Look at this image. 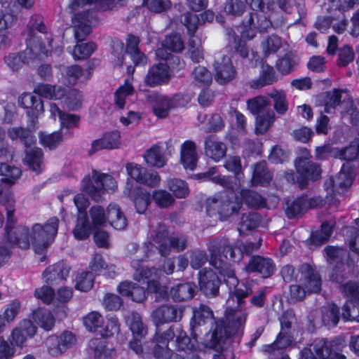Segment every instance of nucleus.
<instances>
[{"label": "nucleus", "mask_w": 359, "mask_h": 359, "mask_svg": "<svg viewBox=\"0 0 359 359\" xmlns=\"http://www.w3.org/2000/svg\"><path fill=\"white\" fill-rule=\"evenodd\" d=\"M75 336L70 332H64L60 335L50 336L46 341L48 353L58 356L72 347L76 343Z\"/></svg>", "instance_id": "nucleus-17"}, {"label": "nucleus", "mask_w": 359, "mask_h": 359, "mask_svg": "<svg viewBox=\"0 0 359 359\" xmlns=\"http://www.w3.org/2000/svg\"><path fill=\"white\" fill-rule=\"evenodd\" d=\"M248 272L260 273L263 277L270 276L274 271V265L271 259L261 257H252L248 264L245 266Z\"/></svg>", "instance_id": "nucleus-27"}, {"label": "nucleus", "mask_w": 359, "mask_h": 359, "mask_svg": "<svg viewBox=\"0 0 359 359\" xmlns=\"http://www.w3.org/2000/svg\"><path fill=\"white\" fill-rule=\"evenodd\" d=\"M89 219L87 215L79 216L77 223L74 229V236L76 239L83 240L88 237L90 231L104 226L107 223V212L102 206L95 205L88 211Z\"/></svg>", "instance_id": "nucleus-8"}, {"label": "nucleus", "mask_w": 359, "mask_h": 359, "mask_svg": "<svg viewBox=\"0 0 359 359\" xmlns=\"http://www.w3.org/2000/svg\"><path fill=\"white\" fill-rule=\"evenodd\" d=\"M198 284L201 292L207 297H214L219 292V279L212 270L205 269L198 273Z\"/></svg>", "instance_id": "nucleus-21"}, {"label": "nucleus", "mask_w": 359, "mask_h": 359, "mask_svg": "<svg viewBox=\"0 0 359 359\" xmlns=\"http://www.w3.org/2000/svg\"><path fill=\"white\" fill-rule=\"evenodd\" d=\"M205 154L215 162H219L226 154V144L215 137H208L204 143Z\"/></svg>", "instance_id": "nucleus-24"}, {"label": "nucleus", "mask_w": 359, "mask_h": 359, "mask_svg": "<svg viewBox=\"0 0 359 359\" xmlns=\"http://www.w3.org/2000/svg\"><path fill=\"white\" fill-rule=\"evenodd\" d=\"M271 174L266 170V163L260 162L255 165L252 182L253 184H268L271 180Z\"/></svg>", "instance_id": "nucleus-49"}, {"label": "nucleus", "mask_w": 359, "mask_h": 359, "mask_svg": "<svg viewBox=\"0 0 359 359\" xmlns=\"http://www.w3.org/2000/svg\"><path fill=\"white\" fill-rule=\"evenodd\" d=\"M34 39H31L27 43V48L20 55H11L5 58L6 64L13 70H18L23 63L29 64L42 55H47L50 52V44L38 47Z\"/></svg>", "instance_id": "nucleus-13"}, {"label": "nucleus", "mask_w": 359, "mask_h": 359, "mask_svg": "<svg viewBox=\"0 0 359 359\" xmlns=\"http://www.w3.org/2000/svg\"><path fill=\"white\" fill-rule=\"evenodd\" d=\"M233 195V191H229L208 198L206 207L208 214L210 216L218 215L222 221L229 219L241 208L240 199Z\"/></svg>", "instance_id": "nucleus-7"}, {"label": "nucleus", "mask_w": 359, "mask_h": 359, "mask_svg": "<svg viewBox=\"0 0 359 359\" xmlns=\"http://www.w3.org/2000/svg\"><path fill=\"white\" fill-rule=\"evenodd\" d=\"M133 77L126 79L123 85L121 86L115 93V103L121 109L123 108L126 100L135 92L134 87L131 83Z\"/></svg>", "instance_id": "nucleus-39"}, {"label": "nucleus", "mask_w": 359, "mask_h": 359, "mask_svg": "<svg viewBox=\"0 0 359 359\" xmlns=\"http://www.w3.org/2000/svg\"><path fill=\"white\" fill-rule=\"evenodd\" d=\"M194 316L191 325L192 329L196 326H201L207 322L212 320V312L210 308L205 305H200L198 307L193 309Z\"/></svg>", "instance_id": "nucleus-41"}, {"label": "nucleus", "mask_w": 359, "mask_h": 359, "mask_svg": "<svg viewBox=\"0 0 359 359\" xmlns=\"http://www.w3.org/2000/svg\"><path fill=\"white\" fill-rule=\"evenodd\" d=\"M208 249L210 254V263L212 265L223 277L227 287L229 288V294H233L237 299L238 306L243 302L242 299L248 297L252 293L251 284L245 285V288L236 289L238 284V279L235 275L229 263L225 259H228L227 254H229V259H234L235 250L229 245L225 239L214 240L210 243Z\"/></svg>", "instance_id": "nucleus-2"}, {"label": "nucleus", "mask_w": 359, "mask_h": 359, "mask_svg": "<svg viewBox=\"0 0 359 359\" xmlns=\"http://www.w3.org/2000/svg\"><path fill=\"white\" fill-rule=\"evenodd\" d=\"M69 273V267L64 262L48 267L43 273V278L47 283H55L65 280Z\"/></svg>", "instance_id": "nucleus-26"}, {"label": "nucleus", "mask_w": 359, "mask_h": 359, "mask_svg": "<svg viewBox=\"0 0 359 359\" xmlns=\"http://www.w3.org/2000/svg\"><path fill=\"white\" fill-rule=\"evenodd\" d=\"M81 187L93 200L99 201L106 192L114 191L117 184L111 175L93 170L83 178Z\"/></svg>", "instance_id": "nucleus-5"}, {"label": "nucleus", "mask_w": 359, "mask_h": 359, "mask_svg": "<svg viewBox=\"0 0 359 359\" xmlns=\"http://www.w3.org/2000/svg\"><path fill=\"white\" fill-rule=\"evenodd\" d=\"M346 346L343 339L337 338L332 341L320 339L313 344V351L320 359H346L341 353Z\"/></svg>", "instance_id": "nucleus-14"}, {"label": "nucleus", "mask_w": 359, "mask_h": 359, "mask_svg": "<svg viewBox=\"0 0 359 359\" xmlns=\"http://www.w3.org/2000/svg\"><path fill=\"white\" fill-rule=\"evenodd\" d=\"M93 3V0H72L69 5L71 12L76 13L72 17L75 39L81 41L91 31V27L98 23V20L93 11L79 10Z\"/></svg>", "instance_id": "nucleus-3"}, {"label": "nucleus", "mask_w": 359, "mask_h": 359, "mask_svg": "<svg viewBox=\"0 0 359 359\" xmlns=\"http://www.w3.org/2000/svg\"><path fill=\"white\" fill-rule=\"evenodd\" d=\"M94 279L93 273L89 271L81 272L76 278L75 287L78 290L87 292L93 287Z\"/></svg>", "instance_id": "nucleus-59"}, {"label": "nucleus", "mask_w": 359, "mask_h": 359, "mask_svg": "<svg viewBox=\"0 0 359 359\" xmlns=\"http://www.w3.org/2000/svg\"><path fill=\"white\" fill-rule=\"evenodd\" d=\"M216 172L217 168L212 167L210 168L206 172L198 174V176L199 177H208L212 182L217 184L226 189H232V191L238 190L240 188L238 184H235L234 185L232 184L231 177L221 175L214 176Z\"/></svg>", "instance_id": "nucleus-37"}, {"label": "nucleus", "mask_w": 359, "mask_h": 359, "mask_svg": "<svg viewBox=\"0 0 359 359\" xmlns=\"http://www.w3.org/2000/svg\"><path fill=\"white\" fill-rule=\"evenodd\" d=\"M301 286L307 293H318L321 290L322 280L317 271L308 264H304L301 268Z\"/></svg>", "instance_id": "nucleus-20"}, {"label": "nucleus", "mask_w": 359, "mask_h": 359, "mask_svg": "<svg viewBox=\"0 0 359 359\" xmlns=\"http://www.w3.org/2000/svg\"><path fill=\"white\" fill-rule=\"evenodd\" d=\"M1 203L6 210L7 222L6 229L9 243L12 245H16L22 249L28 248L30 241H32L31 230L23 226H19L16 228L12 227V224L15 222V218L13 216L15 201L13 196L7 194L3 197Z\"/></svg>", "instance_id": "nucleus-4"}, {"label": "nucleus", "mask_w": 359, "mask_h": 359, "mask_svg": "<svg viewBox=\"0 0 359 359\" xmlns=\"http://www.w3.org/2000/svg\"><path fill=\"white\" fill-rule=\"evenodd\" d=\"M331 181L336 191L341 193L351 185L353 177L348 172H346L343 167L338 175Z\"/></svg>", "instance_id": "nucleus-55"}, {"label": "nucleus", "mask_w": 359, "mask_h": 359, "mask_svg": "<svg viewBox=\"0 0 359 359\" xmlns=\"http://www.w3.org/2000/svg\"><path fill=\"white\" fill-rule=\"evenodd\" d=\"M0 175L5 177L0 180V194H1L5 189V182L13 184L21 175V171L17 167L0 163Z\"/></svg>", "instance_id": "nucleus-36"}, {"label": "nucleus", "mask_w": 359, "mask_h": 359, "mask_svg": "<svg viewBox=\"0 0 359 359\" xmlns=\"http://www.w3.org/2000/svg\"><path fill=\"white\" fill-rule=\"evenodd\" d=\"M147 100L154 115L159 118L167 117L172 109L184 107L189 102L188 98L182 94L168 96L154 92L147 95Z\"/></svg>", "instance_id": "nucleus-9"}, {"label": "nucleus", "mask_w": 359, "mask_h": 359, "mask_svg": "<svg viewBox=\"0 0 359 359\" xmlns=\"http://www.w3.org/2000/svg\"><path fill=\"white\" fill-rule=\"evenodd\" d=\"M58 219L52 217L42 225L35 224L31 229V239L34 250L41 253L53 242L58 230Z\"/></svg>", "instance_id": "nucleus-10"}, {"label": "nucleus", "mask_w": 359, "mask_h": 359, "mask_svg": "<svg viewBox=\"0 0 359 359\" xmlns=\"http://www.w3.org/2000/svg\"><path fill=\"white\" fill-rule=\"evenodd\" d=\"M195 293V286L191 283L178 284L172 287L170 295L175 301H185L192 298Z\"/></svg>", "instance_id": "nucleus-38"}, {"label": "nucleus", "mask_w": 359, "mask_h": 359, "mask_svg": "<svg viewBox=\"0 0 359 359\" xmlns=\"http://www.w3.org/2000/svg\"><path fill=\"white\" fill-rule=\"evenodd\" d=\"M34 93L49 100H60L65 95V89L61 86L48 83H40L36 86Z\"/></svg>", "instance_id": "nucleus-33"}, {"label": "nucleus", "mask_w": 359, "mask_h": 359, "mask_svg": "<svg viewBox=\"0 0 359 359\" xmlns=\"http://www.w3.org/2000/svg\"><path fill=\"white\" fill-rule=\"evenodd\" d=\"M245 2L255 11L250 13L248 18L243 21V25L237 28V32L241 34L242 38L251 39L258 31L267 29L271 22L264 14L263 0H245Z\"/></svg>", "instance_id": "nucleus-6"}, {"label": "nucleus", "mask_w": 359, "mask_h": 359, "mask_svg": "<svg viewBox=\"0 0 359 359\" xmlns=\"http://www.w3.org/2000/svg\"><path fill=\"white\" fill-rule=\"evenodd\" d=\"M276 81L277 77L273 67L270 66H266L263 67L262 76L260 77L259 80L253 81L252 86L253 88H259L266 85L272 84Z\"/></svg>", "instance_id": "nucleus-62"}, {"label": "nucleus", "mask_w": 359, "mask_h": 359, "mask_svg": "<svg viewBox=\"0 0 359 359\" xmlns=\"http://www.w3.org/2000/svg\"><path fill=\"white\" fill-rule=\"evenodd\" d=\"M34 322L45 330H50L55 324V318L52 313L43 309L34 311L32 315Z\"/></svg>", "instance_id": "nucleus-45"}, {"label": "nucleus", "mask_w": 359, "mask_h": 359, "mask_svg": "<svg viewBox=\"0 0 359 359\" xmlns=\"http://www.w3.org/2000/svg\"><path fill=\"white\" fill-rule=\"evenodd\" d=\"M36 327L29 320H22L13 330L12 339L16 346H21L36 333Z\"/></svg>", "instance_id": "nucleus-25"}, {"label": "nucleus", "mask_w": 359, "mask_h": 359, "mask_svg": "<svg viewBox=\"0 0 359 359\" xmlns=\"http://www.w3.org/2000/svg\"><path fill=\"white\" fill-rule=\"evenodd\" d=\"M21 309V302L18 299H13L7 304L4 309L1 316L6 323H10L14 320Z\"/></svg>", "instance_id": "nucleus-63"}, {"label": "nucleus", "mask_w": 359, "mask_h": 359, "mask_svg": "<svg viewBox=\"0 0 359 359\" xmlns=\"http://www.w3.org/2000/svg\"><path fill=\"white\" fill-rule=\"evenodd\" d=\"M144 159L148 165L157 168H161L167 163L163 148L158 144L152 146L146 151L144 154Z\"/></svg>", "instance_id": "nucleus-32"}, {"label": "nucleus", "mask_w": 359, "mask_h": 359, "mask_svg": "<svg viewBox=\"0 0 359 359\" xmlns=\"http://www.w3.org/2000/svg\"><path fill=\"white\" fill-rule=\"evenodd\" d=\"M189 55L194 62H201L204 59L203 50L199 39L192 36L189 42Z\"/></svg>", "instance_id": "nucleus-60"}, {"label": "nucleus", "mask_w": 359, "mask_h": 359, "mask_svg": "<svg viewBox=\"0 0 359 359\" xmlns=\"http://www.w3.org/2000/svg\"><path fill=\"white\" fill-rule=\"evenodd\" d=\"M15 16L7 9L0 8V51L8 43V30L13 25Z\"/></svg>", "instance_id": "nucleus-31"}, {"label": "nucleus", "mask_w": 359, "mask_h": 359, "mask_svg": "<svg viewBox=\"0 0 359 359\" xmlns=\"http://www.w3.org/2000/svg\"><path fill=\"white\" fill-rule=\"evenodd\" d=\"M279 7L285 13H292L297 11L299 18L306 15L305 4L304 0H294V3H288L287 0H278Z\"/></svg>", "instance_id": "nucleus-54"}, {"label": "nucleus", "mask_w": 359, "mask_h": 359, "mask_svg": "<svg viewBox=\"0 0 359 359\" xmlns=\"http://www.w3.org/2000/svg\"><path fill=\"white\" fill-rule=\"evenodd\" d=\"M104 322V318L97 311H91L83 318V325L90 332L98 333Z\"/></svg>", "instance_id": "nucleus-47"}, {"label": "nucleus", "mask_w": 359, "mask_h": 359, "mask_svg": "<svg viewBox=\"0 0 359 359\" xmlns=\"http://www.w3.org/2000/svg\"><path fill=\"white\" fill-rule=\"evenodd\" d=\"M198 156L196 144L191 141H185L180 147V163L186 170H194L197 164Z\"/></svg>", "instance_id": "nucleus-23"}, {"label": "nucleus", "mask_w": 359, "mask_h": 359, "mask_svg": "<svg viewBox=\"0 0 359 359\" xmlns=\"http://www.w3.org/2000/svg\"><path fill=\"white\" fill-rule=\"evenodd\" d=\"M176 343L178 349L191 355V359H198L199 356L197 353L196 345L191 339L187 336L185 332L182 331L179 332Z\"/></svg>", "instance_id": "nucleus-44"}, {"label": "nucleus", "mask_w": 359, "mask_h": 359, "mask_svg": "<svg viewBox=\"0 0 359 359\" xmlns=\"http://www.w3.org/2000/svg\"><path fill=\"white\" fill-rule=\"evenodd\" d=\"M224 167L229 172L234 174L235 179L238 182V186H241L243 180V173L242 172V165L240 157L235 156H229L225 161Z\"/></svg>", "instance_id": "nucleus-52"}, {"label": "nucleus", "mask_w": 359, "mask_h": 359, "mask_svg": "<svg viewBox=\"0 0 359 359\" xmlns=\"http://www.w3.org/2000/svg\"><path fill=\"white\" fill-rule=\"evenodd\" d=\"M163 48H158L156 55L158 57L167 60L170 53L165 50L164 48L172 52H181L184 49V43L180 35L173 34L167 36L162 43Z\"/></svg>", "instance_id": "nucleus-28"}, {"label": "nucleus", "mask_w": 359, "mask_h": 359, "mask_svg": "<svg viewBox=\"0 0 359 359\" xmlns=\"http://www.w3.org/2000/svg\"><path fill=\"white\" fill-rule=\"evenodd\" d=\"M133 250L135 255L132 259L131 266L134 269L133 278L139 282L147 284L148 290L150 292L156 293H165V291L158 283L160 278V270L155 268L149 269L144 267L142 262L146 260L149 254L155 249H158L161 255H167L173 249L180 251L186 247V240L183 237L170 236L168 228L159 224L150 232L148 242L145 243L142 248H137L135 244H131Z\"/></svg>", "instance_id": "nucleus-1"}, {"label": "nucleus", "mask_w": 359, "mask_h": 359, "mask_svg": "<svg viewBox=\"0 0 359 359\" xmlns=\"http://www.w3.org/2000/svg\"><path fill=\"white\" fill-rule=\"evenodd\" d=\"M175 335L171 327L164 332H156L151 342L153 353L156 359H184L182 355L173 353L168 348V344Z\"/></svg>", "instance_id": "nucleus-15"}, {"label": "nucleus", "mask_w": 359, "mask_h": 359, "mask_svg": "<svg viewBox=\"0 0 359 359\" xmlns=\"http://www.w3.org/2000/svg\"><path fill=\"white\" fill-rule=\"evenodd\" d=\"M269 95L273 99V108L280 115H283L288 109V103L283 91L273 90Z\"/></svg>", "instance_id": "nucleus-57"}, {"label": "nucleus", "mask_w": 359, "mask_h": 359, "mask_svg": "<svg viewBox=\"0 0 359 359\" xmlns=\"http://www.w3.org/2000/svg\"><path fill=\"white\" fill-rule=\"evenodd\" d=\"M283 46V41L277 35L272 34L265 38L261 43V48L265 55L276 53Z\"/></svg>", "instance_id": "nucleus-56"}, {"label": "nucleus", "mask_w": 359, "mask_h": 359, "mask_svg": "<svg viewBox=\"0 0 359 359\" xmlns=\"http://www.w3.org/2000/svg\"><path fill=\"white\" fill-rule=\"evenodd\" d=\"M126 323L133 337L129 343L130 348L135 353L147 358V353L145 351L147 345L142 344V339L147 334V328L142 323L140 316L137 313L130 312L126 316Z\"/></svg>", "instance_id": "nucleus-12"}, {"label": "nucleus", "mask_w": 359, "mask_h": 359, "mask_svg": "<svg viewBox=\"0 0 359 359\" xmlns=\"http://www.w3.org/2000/svg\"><path fill=\"white\" fill-rule=\"evenodd\" d=\"M19 104L26 109H30L32 114L37 116L43 111V102L32 93H26L20 95L18 99Z\"/></svg>", "instance_id": "nucleus-34"}, {"label": "nucleus", "mask_w": 359, "mask_h": 359, "mask_svg": "<svg viewBox=\"0 0 359 359\" xmlns=\"http://www.w3.org/2000/svg\"><path fill=\"white\" fill-rule=\"evenodd\" d=\"M298 63L297 57L292 52L286 53L280 58L276 63V68L283 74H287L292 72Z\"/></svg>", "instance_id": "nucleus-51"}, {"label": "nucleus", "mask_w": 359, "mask_h": 359, "mask_svg": "<svg viewBox=\"0 0 359 359\" xmlns=\"http://www.w3.org/2000/svg\"><path fill=\"white\" fill-rule=\"evenodd\" d=\"M107 223L117 230H123L128 225L127 219L120 206L111 203L107 208Z\"/></svg>", "instance_id": "nucleus-29"}, {"label": "nucleus", "mask_w": 359, "mask_h": 359, "mask_svg": "<svg viewBox=\"0 0 359 359\" xmlns=\"http://www.w3.org/2000/svg\"><path fill=\"white\" fill-rule=\"evenodd\" d=\"M60 70L62 76L60 81L65 85L75 84L83 74V70L79 65L62 67Z\"/></svg>", "instance_id": "nucleus-40"}, {"label": "nucleus", "mask_w": 359, "mask_h": 359, "mask_svg": "<svg viewBox=\"0 0 359 359\" xmlns=\"http://www.w3.org/2000/svg\"><path fill=\"white\" fill-rule=\"evenodd\" d=\"M25 161L29 168L36 173H40L44 168L43 153L39 148L27 149Z\"/></svg>", "instance_id": "nucleus-35"}, {"label": "nucleus", "mask_w": 359, "mask_h": 359, "mask_svg": "<svg viewBox=\"0 0 359 359\" xmlns=\"http://www.w3.org/2000/svg\"><path fill=\"white\" fill-rule=\"evenodd\" d=\"M168 188L178 198H184L189 194L187 182L179 178H171L168 180Z\"/></svg>", "instance_id": "nucleus-50"}, {"label": "nucleus", "mask_w": 359, "mask_h": 359, "mask_svg": "<svg viewBox=\"0 0 359 359\" xmlns=\"http://www.w3.org/2000/svg\"><path fill=\"white\" fill-rule=\"evenodd\" d=\"M26 32L28 38L27 43L31 39H34L36 45L38 47L48 46L50 44V51L52 49L51 41L53 40L51 34L46 33V27L43 23L42 18L39 15H34L31 17Z\"/></svg>", "instance_id": "nucleus-16"}, {"label": "nucleus", "mask_w": 359, "mask_h": 359, "mask_svg": "<svg viewBox=\"0 0 359 359\" xmlns=\"http://www.w3.org/2000/svg\"><path fill=\"white\" fill-rule=\"evenodd\" d=\"M90 346H95L93 359H112L116 356V350L107 347L103 341L98 342L97 339H93L90 341Z\"/></svg>", "instance_id": "nucleus-46"}, {"label": "nucleus", "mask_w": 359, "mask_h": 359, "mask_svg": "<svg viewBox=\"0 0 359 359\" xmlns=\"http://www.w3.org/2000/svg\"><path fill=\"white\" fill-rule=\"evenodd\" d=\"M192 77L196 83L204 86L210 84L212 80L211 72L203 66H197L194 69Z\"/></svg>", "instance_id": "nucleus-64"}, {"label": "nucleus", "mask_w": 359, "mask_h": 359, "mask_svg": "<svg viewBox=\"0 0 359 359\" xmlns=\"http://www.w3.org/2000/svg\"><path fill=\"white\" fill-rule=\"evenodd\" d=\"M297 171L305 178L317 180L321 174V169L311 163L306 157L299 158L295 163Z\"/></svg>", "instance_id": "nucleus-30"}, {"label": "nucleus", "mask_w": 359, "mask_h": 359, "mask_svg": "<svg viewBox=\"0 0 359 359\" xmlns=\"http://www.w3.org/2000/svg\"><path fill=\"white\" fill-rule=\"evenodd\" d=\"M271 174L266 170V163L260 162L255 165L252 182L253 184H268L271 180Z\"/></svg>", "instance_id": "nucleus-48"}, {"label": "nucleus", "mask_w": 359, "mask_h": 359, "mask_svg": "<svg viewBox=\"0 0 359 359\" xmlns=\"http://www.w3.org/2000/svg\"><path fill=\"white\" fill-rule=\"evenodd\" d=\"M345 266L343 263L337 264L332 269L330 279L331 281L341 284L339 289L346 283L342 284L346 276ZM344 295L348 297L349 299L346 302L342 308V318L344 320H355L359 322V307L355 304L353 302L359 300V297H355L354 294H345L340 290Z\"/></svg>", "instance_id": "nucleus-11"}, {"label": "nucleus", "mask_w": 359, "mask_h": 359, "mask_svg": "<svg viewBox=\"0 0 359 359\" xmlns=\"http://www.w3.org/2000/svg\"><path fill=\"white\" fill-rule=\"evenodd\" d=\"M183 311L182 306L164 305L153 312V320L156 326L165 323L177 322L182 319Z\"/></svg>", "instance_id": "nucleus-19"}, {"label": "nucleus", "mask_w": 359, "mask_h": 359, "mask_svg": "<svg viewBox=\"0 0 359 359\" xmlns=\"http://www.w3.org/2000/svg\"><path fill=\"white\" fill-rule=\"evenodd\" d=\"M215 79L220 84L227 83L236 77V72L230 57L219 55L214 63Z\"/></svg>", "instance_id": "nucleus-18"}, {"label": "nucleus", "mask_w": 359, "mask_h": 359, "mask_svg": "<svg viewBox=\"0 0 359 359\" xmlns=\"http://www.w3.org/2000/svg\"><path fill=\"white\" fill-rule=\"evenodd\" d=\"M124 193L133 198L135 207L138 213L142 214L145 212L150 203L149 193L142 190H138L135 193V195H133L128 187H126Z\"/></svg>", "instance_id": "nucleus-42"}, {"label": "nucleus", "mask_w": 359, "mask_h": 359, "mask_svg": "<svg viewBox=\"0 0 359 359\" xmlns=\"http://www.w3.org/2000/svg\"><path fill=\"white\" fill-rule=\"evenodd\" d=\"M8 135L12 140L20 139L28 147L36 142L35 137L32 133L22 128H13L8 130Z\"/></svg>", "instance_id": "nucleus-58"}, {"label": "nucleus", "mask_w": 359, "mask_h": 359, "mask_svg": "<svg viewBox=\"0 0 359 359\" xmlns=\"http://www.w3.org/2000/svg\"><path fill=\"white\" fill-rule=\"evenodd\" d=\"M170 77L171 73L168 65L159 63L150 68L145 77V83L148 86L154 87L167 83Z\"/></svg>", "instance_id": "nucleus-22"}, {"label": "nucleus", "mask_w": 359, "mask_h": 359, "mask_svg": "<svg viewBox=\"0 0 359 359\" xmlns=\"http://www.w3.org/2000/svg\"><path fill=\"white\" fill-rule=\"evenodd\" d=\"M276 120V115L273 110L269 109L264 113L259 114L255 120V132L257 134L265 133L273 125Z\"/></svg>", "instance_id": "nucleus-43"}, {"label": "nucleus", "mask_w": 359, "mask_h": 359, "mask_svg": "<svg viewBox=\"0 0 359 359\" xmlns=\"http://www.w3.org/2000/svg\"><path fill=\"white\" fill-rule=\"evenodd\" d=\"M240 199L249 207L254 208H262L265 205L264 200L261 195L248 190L241 191Z\"/></svg>", "instance_id": "nucleus-53"}, {"label": "nucleus", "mask_w": 359, "mask_h": 359, "mask_svg": "<svg viewBox=\"0 0 359 359\" xmlns=\"http://www.w3.org/2000/svg\"><path fill=\"white\" fill-rule=\"evenodd\" d=\"M95 43L93 42L77 44L74 46L72 55L74 60H83L88 57L96 49Z\"/></svg>", "instance_id": "nucleus-61"}]
</instances>
